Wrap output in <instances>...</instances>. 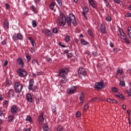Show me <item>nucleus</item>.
Masks as SVG:
<instances>
[{
  "instance_id": "1",
  "label": "nucleus",
  "mask_w": 131,
  "mask_h": 131,
  "mask_svg": "<svg viewBox=\"0 0 131 131\" xmlns=\"http://www.w3.org/2000/svg\"><path fill=\"white\" fill-rule=\"evenodd\" d=\"M66 22L68 26H70L71 23H72L73 26H76V25H77L76 20L75 19V16H74L73 13L70 14V17H68L66 18Z\"/></svg>"
},
{
  "instance_id": "2",
  "label": "nucleus",
  "mask_w": 131,
  "mask_h": 131,
  "mask_svg": "<svg viewBox=\"0 0 131 131\" xmlns=\"http://www.w3.org/2000/svg\"><path fill=\"white\" fill-rule=\"evenodd\" d=\"M57 24L59 26H64L66 24V17L63 13H60L59 16L58 17Z\"/></svg>"
},
{
  "instance_id": "3",
  "label": "nucleus",
  "mask_w": 131,
  "mask_h": 131,
  "mask_svg": "<svg viewBox=\"0 0 131 131\" xmlns=\"http://www.w3.org/2000/svg\"><path fill=\"white\" fill-rule=\"evenodd\" d=\"M16 72L19 77H26L28 75L27 71L25 69H19Z\"/></svg>"
},
{
  "instance_id": "4",
  "label": "nucleus",
  "mask_w": 131,
  "mask_h": 131,
  "mask_svg": "<svg viewBox=\"0 0 131 131\" xmlns=\"http://www.w3.org/2000/svg\"><path fill=\"white\" fill-rule=\"evenodd\" d=\"M23 89V85L19 82H16L14 84V89L16 93H21Z\"/></svg>"
},
{
  "instance_id": "5",
  "label": "nucleus",
  "mask_w": 131,
  "mask_h": 131,
  "mask_svg": "<svg viewBox=\"0 0 131 131\" xmlns=\"http://www.w3.org/2000/svg\"><path fill=\"white\" fill-rule=\"evenodd\" d=\"M105 86V83L103 81L95 83V87L97 91H101Z\"/></svg>"
},
{
  "instance_id": "6",
  "label": "nucleus",
  "mask_w": 131,
  "mask_h": 131,
  "mask_svg": "<svg viewBox=\"0 0 131 131\" xmlns=\"http://www.w3.org/2000/svg\"><path fill=\"white\" fill-rule=\"evenodd\" d=\"M68 71L69 70L66 68L60 70L58 73V76H59V77H65V76L68 73Z\"/></svg>"
},
{
  "instance_id": "7",
  "label": "nucleus",
  "mask_w": 131,
  "mask_h": 131,
  "mask_svg": "<svg viewBox=\"0 0 131 131\" xmlns=\"http://www.w3.org/2000/svg\"><path fill=\"white\" fill-rule=\"evenodd\" d=\"M12 39L13 40H17V39H19V40H22L23 39V35H22V34L19 33L17 34H14Z\"/></svg>"
},
{
  "instance_id": "8",
  "label": "nucleus",
  "mask_w": 131,
  "mask_h": 131,
  "mask_svg": "<svg viewBox=\"0 0 131 131\" xmlns=\"http://www.w3.org/2000/svg\"><path fill=\"white\" fill-rule=\"evenodd\" d=\"M78 75L80 76H83L86 75V72L84 68H80L78 71Z\"/></svg>"
},
{
  "instance_id": "9",
  "label": "nucleus",
  "mask_w": 131,
  "mask_h": 131,
  "mask_svg": "<svg viewBox=\"0 0 131 131\" xmlns=\"http://www.w3.org/2000/svg\"><path fill=\"white\" fill-rule=\"evenodd\" d=\"M38 121H39V124H41V125H42V124L43 123V121H45V118L43 117V113L41 112L40 113V115L38 117Z\"/></svg>"
},
{
  "instance_id": "10",
  "label": "nucleus",
  "mask_w": 131,
  "mask_h": 131,
  "mask_svg": "<svg viewBox=\"0 0 131 131\" xmlns=\"http://www.w3.org/2000/svg\"><path fill=\"white\" fill-rule=\"evenodd\" d=\"M16 62L19 65V66H20V67L23 68L24 67V61L21 57H19L17 59Z\"/></svg>"
},
{
  "instance_id": "11",
  "label": "nucleus",
  "mask_w": 131,
  "mask_h": 131,
  "mask_svg": "<svg viewBox=\"0 0 131 131\" xmlns=\"http://www.w3.org/2000/svg\"><path fill=\"white\" fill-rule=\"evenodd\" d=\"M11 112L13 114H16L18 112V107L15 105H12L11 107Z\"/></svg>"
},
{
  "instance_id": "12",
  "label": "nucleus",
  "mask_w": 131,
  "mask_h": 131,
  "mask_svg": "<svg viewBox=\"0 0 131 131\" xmlns=\"http://www.w3.org/2000/svg\"><path fill=\"white\" fill-rule=\"evenodd\" d=\"M76 91V86H73L72 88L68 89L67 93L68 94H70V95L73 94L75 91Z\"/></svg>"
},
{
  "instance_id": "13",
  "label": "nucleus",
  "mask_w": 131,
  "mask_h": 131,
  "mask_svg": "<svg viewBox=\"0 0 131 131\" xmlns=\"http://www.w3.org/2000/svg\"><path fill=\"white\" fill-rule=\"evenodd\" d=\"M119 32L121 38H122V39H125V38L127 37V36H126V34H125L124 32H123L122 29H120Z\"/></svg>"
},
{
  "instance_id": "14",
  "label": "nucleus",
  "mask_w": 131,
  "mask_h": 131,
  "mask_svg": "<svg viewBox=\"0 0 131 131\" xmlns=\"http://www.w3.org/2000/svg\"><path fill=\"white\" fill-rule=\"evenodd\" d=\"M3 27L5 29H9V21H8V19H5V21L3 24Z\"/></svg>"
},
{
  "instance_id": "15",
  "label": "nucleus",
  "mask_w": 131,
  "mask_h": 131,
  "mask_svg": "<svg viewBox=\"0 0 131 131\" xmlns=\"http://www.w3.org/2000/svg\"><path fill=\"white\" fill-rule=\"evenodd\" d=\"M101 33H106V29H105V24L102 23L100 26Z\"/></svg>"
},
{
  "instance_id": "16",
  "label": "nucleus",
  "mask_w": 131,
  "mask_h": 131,
  "mask_svg": "<svg viewBox=\"0 0 131 131\" xmlns=\"http://www.w3.org/2000/svg\"><path fill=\"white\" fill-rule=\"evenodd\" d=\"M42 33L45 34V35H47V36H52V33H51V31H50V30H42Z\"/></svg>"
},
{
  "instance_id": "17",
  "label": "nucleus",
  "mask_w": 131,
  "mask_h": 131,
  "mask_svg": "<svg viewBox=\"0 0 131 131\" xmlns=\"http://www.w3.org/2000/svg\"><path fill=\"white\" fill-rule=\"evenodd\" d=\"M27 100L28 102L30 103H32L33 99H32V96H31V94L30 93H28L26 96Z\"/></svg>"
},
{
  "instance_id": "18",
  "label": "nucleus",
  "mask_w": 131,
  "mask_h": 131,
  "mask_svg": "<svg viewBox=\"0 0 131 131\" xmlns=\"http://www.w3.org/2000/svg\"><path fill=\"white\" fill-rule=\"evenodd\" d=\"M30 10L31 11H33V13H34L35 14H37V13H38V10L37 9V8H35V6L32 5L30 7Z\"/></svg>"
},
{
  "instance_id": "19",
  "label": "nucleus",
  "mask_w": 131,
  "mask_h": 131,
  "mask_svg": "<svg viewBox=\"0 0 131 131\" xmlns=\"http://www.w3.org/2000/svg\"><path fill=\"white\" fill-rule=\"evenodd\" d=\"M106 102H108V103H111V104H114L117 103V100L113 98H107Z\"/></svg>"
},
{
  "instance_id": "20",
  "label": "nucleus",
  "mask_w": 131,
  "mask_h": 131,
  "mask_svg": "<svg viewBox=\"0 0 131 131\" xmlns=\"http://www.w3.org/2000/svg\"><path fill=\"white\" fill-rule=\"evenodd\" d=\"M37 88V87L36 86H28V89L29 91H32V92H33V93H35V90H36V89Z\"/></svg>"
},
{
  "instance_id": "21",
  "label": "nucleus",
  "mask_w": 131,
  "mask_h": 131,
  "mask_svg": "<svg viewBox=\"0 0 131 131\" xmlns=\"http://www.w3.org/2000/svg\"><path fill=\"white\" fill-rule=\"evenodd\" d=\"M14 95H15V93H14V90L11 89L9 91V97L10 98H13L14 97Z\"/></svg>"
},
{
  "instance_id": "22",
  "label": "nucleus",
  "mask_w": 131,
  "mask_h": 131,
  "mask_svg": "<svg viewBox=\"0 0 131 131\" xmlns=\"http://www.w3.org/2000/svg\"><path fill=\"white\" fill-rule=\"evenodd\" d=\"M42 128L43 130L48 131V130L50 129V128L49 127V124H48V123L45 124L42 126Z\"/></svg>"
},
{
  "instance_id": "23",
  "label": "nucleus",
  "mask_w": 131,
  "mask_h": 131,
  "mask_svg": "<svg viewBox=\"0 0 131 131\" xmlns=\"http://www.w3.org/2000/svg\"><path fill=\"white\" fill-rule=\"evenodd\" d=\"M51 109H52V111L53 112V113H54V114H57V107H56V106L55 105H52L51 106Z\"/></svg>"
},
{
  "instance_id": "24",
  "label": "nucleus",
  "mask_w": 131,
  "mask_h": 131,
  "mask_svg": "<svg viewBox=\"0 0 131 131\" xmlns=\"http://www.w3.org/2000/svg\"><path fill=\"white\" fill-rule=\"evenodd\" d=\"M83 98H84V96L83 95V93H81L80 97H79V100L80 101V103L82 104L83 103Z\"/></svg>"
},
{
  "instance_id": "25",
  "label": "nucleus",
  "mask_w": 131,
  "mask_h": 131,
  "mask_svg": "<svg viewBox=\"0 0 131 131\" xmlns=\"http://www.w3.org/2000/svg\"><path fill=\"white\" fill-rule=\"evenodd\" d=\"M122 69H120L117 70L116 74L117 75H121L123 72Z\"/></svg>"
},
{
  "instance_id": "26",
  "label": "nucleus",
  "mask_w": 131,
  "mask_h": 131,
  "mask_svg": "<svg viewBox=\"0 0 131 131\" xmlns=\"http://www.w3.org/2000/svg\"><path fill=\"white\" fill-rule=\"evenodd\" d=\"M32 65H35V64H37L38 66H39V62H38V61L36 59L32 60Z\"/></svg>"
},
{
  "instance_id": "27",
  "label": "nucleus",
  "mask_w": 131,
  "mask_h": 131,
  "mask_svg": "<svg viewBox=\"0 0 131 131\" xmlns=\"http://www.w3.org/2000/svg\"><path fill=\"white\" fill-rule=\"evenodd\" d=\"M116 97H118L123 101L124 100V96L121 94H118L116 95Z\"/></svg>"
},
{
  "instance_id": "28",
  "label": "nucleus",
  "mask_w": 131,
  "mask_h": 131,
  "mask_svg": "<svg viewBox=\"0 0 131 131\" xmlns=\"http://www.w3.org/2000/svg\"><path fill=\"white\" fill-rule=\"evenodd\" d=\"M81 43L83 45V46H86V45H89V42L86 41L85 40H84V39H82L81 40Z\"/></svg>"
},
{
  "instance_id": "29",
  "label": "nucleus",
  "mask_w": 131,
  "mask_h": 131,
  "mask_svg": "<svg viewBox=\"0 0 131 131\" xmlns=\"http://www.w3.org/2000/svg\"><path fill=\"white\" fill-rule=\"evenodd\" d=\"M25 56L26 57V58L27 59V61L30 62V61L31 60V57L30 56L29 54H28V53H26Z\"/></svg>"
},
{
  "instance_id": "30",
  "label": "nucleus",
  "mask_w": 131,
  "mask_h": 131,
  "mask_svg": "<svg viewBox=\"0 0 131 131\" xmlns=\"http://www.w3.org/2000/svg\"><path fill=\"white\" fill-rule=\"evenodd\" d=\"M34 83V80L31 79L29 80V84L28 86H33V84Z\"/></svg>"
},
{
  "instance_id": "31",
  "label": "nucleus",
  "mask_w": 131,
  "mask_h": 131,
  "mask_svg": "<svg viewBox=\"0 0 131 131\" xmlns=\"http://www.w3.org/2000/svg\"><path fill=\"white\" fill-rule=\"evenodd\" d=\"M68 79L65 77H63L61 80V83H66L67 82Z\"/></svg>"
},
{
  "instance_id": "32",
  "label": "nucleus",
  "mask_w": 131,
  "mask_h": 131,
  "mask_svg": "<svg viewBox=\"0 0 131 131\" xmlns=\"http://www.w3.org/2000/svg\"><path fill=\"white\" fill-rule=\"evenodd\" d=\"M127 33L129 37L131 38V27H128L127 28Z\"/></svg>"
},
{
  "instance_id": "33",
  "label": "nucleus",
  "mask_w": 131,
  "mask_h": 131,
  "mask_svg": "<svg viewBox=\"0 0 131 131\" xmlns=\"http://www.w3.org/2000/svg\"><path fill=\"white\" fill-rule=\"evenodd\" d=\"M32 24L33 27L34 28H35L37 26V24L36 23V21H35V20H33L32 22Z\"/></svg>"
},
{
  "instance_id": "34",
  "label": "nucleus",
  "mask_w": 131,
  "mask_h": 131,
  "mask_svg": "<svg viewBox=\"0 0 131 131\" xmlns=\"http://www.w3.org/2000/svg\"><path fill=\"white\" fill-rule=\"evenodd\" d=\"M90 4L94 9H96V8H97V5H96L94 1L91 2Z\"/></svg>"
},
{
  "instance_id": "35",
  "label": "nucleus",
  "mask_w": 131,
  "mask_h": 131,
  "mask_svg": "<svg viewBox=\"0 0 131 131\" xmlns=\"http://www.w3.org/2000/svg\"><path fill=\"white\" fill-rule=\"evenodd\" d=\"M65 40L66 42H69L70 41V36L68 35H66Z\"/></svg>"
},
{
  "instance_id": "36",
  "label": "nucleus",
  "mask_w": 131,
  "mask_h": 131,
  "mask_svg": "<svg viewBox=\"0 0 131 131\" xmlns=\"http://www.w3.org/2000/svg\"><path fill=\"white\" fill-rule=\"evenodd\" d=\"M26 121H29L30 122H31L32 121V118H31V117L30 116H27L26 118Z\"/></svg>"
},
{
  "instance_id": "37",
  "label": "nucleus",
  "mask_w": 131,
  "mask_h": 131,
  "mask_svg": "<svg viewBox=\"0 0 131 131\" xmlns=\"http://www.w3.org/2000/svg\"><path fill=\"white\" fill-rule=\"evenodd\" d=\"M87 32L89 34V35L91 37H93V31H92V30L91 29H88L87 31Z\"/></svg>"
},
{
  "instance_id": "38",
  "label": "nucleus",
  "mask_w": 131,
  "mask_h": 131,
  "mask_svg": "<svg viewBox=\"0 0 131 131\" xmlns=\"http://www.w3.org/2000/svg\"><path fill=\"white\" fill-rule=\"evenodd\" d=\"M55 7V3L53 2L52 3H51L50 5V9H51V10H54V8Z\"/></svg>"
},
{
  "instance_id": "39",
  "label": "nucleus",
  "mask_w": 131,
  "mask_h": 131,
  "mask_svg": "<svg viewBox=\"0 0 131 131\" xmlns=\"http://www.w3.org/2000/svg\"><path fill=\"white\" fill-rule=\"evenodd\" d=\"M123 40H124L126 43H127L128 45H129V43H130V41L129 40V39H128L127 37Z\"/></svg>"
},
{
  "instance_id": "40",
  "label": "nucleus",
  "mask_w": 131,
  "mask_h": 131,
  "mask_svg": "<svg viewBox=\"0 0 131 131\" xmlns=\"http://www.w3.org/2000/svg\"><path fill=\"white\" fill-rule=\"evenodd\" d=\"M97 100H98V97L93 98L89 100V102H95V101H97Z\"/></svg>"
},
{
  "instance_id": "41",
  "label": "nucleus",
  "mask_w": 131,
  "mask_h": 131,
  "mask_svg": "<svg viewBox=\"0 0 131 131\" xmlns=\"http://www.w3.org/2000/svg\"><path fill=\"white\" fill-rule=\"evenodd\" d=\"M14 119V116H8V121H12Z\"/></svg>"
},
{
  "instance_id": "42",
  "label": "nucleus",
  "mask_w": 131,
  "mask_h": 131,
  "mask_svg": "<svg viewBox=\"0 0 131 131\" xmlns=\"http://www.w3.org/2000/svg\"><path fill=\"white\" fill-rule=\"evenodd\" d=\"M112 91L114 93H116L118 91V89H117L116 87H113L112 88Z\"/></svg>"
},
{
  "instance_id": "43",
  "label": "nucleus",
  "mask_w": 131,
  "mask_h": 131,
  "mask_svg": "<svg viewBox=\"0 0 131 131\" xmlns=\"http://www.w3.org/2000/svg\"><path fill=\"white\" fill-rule=\"evenodd\" d=\"M12 85V82L10 80H8L6 82V85L7 86H10V85Z\"/></svg>"
},
{
  "instance_id": "44",
  "label": "nucleus",
  "mask_w": 131,
  "mask_h": 131,
  "mask_svg": "<svg viewBox=\"0 0 131 131\" xmlns=\"http://www.w3.org/2000/svg\"><path fill=\"white\" fill-rule=\"evenodd\" d=\"M83 12L85 13H88L89 12V8H88L87 7H85L83 9Z\"/></svg>"
},
{
  "instance_id": "45",
  "label": "nucleus",
  "mask_w": 131,
  "mask_h": 131,
  "mask_svg": "<svg viewBox=\"0 0 131 131\" xmlns=\"http://www.w3.org/2000/svg\"><path fill=\"white\" fill-rule=\"evenodd\" d=\"M53 32L55 34L58 33V29H57V28H54L53 29Z\"/></svg>"
},
{
  "instance_id": "46",
  "label": "nucleus",
  "mask_w": 131,
  "mask_h": 131,
  "mask_svg": "<svg viewBox=\"0 0 131 131\" xmlns=\"http://www.w3.org/2000/svg\"><path fill=\"white\" fill-rule=\"evenodd\" d=\"M89 104H86V105H85L84 106L83 110H84V111H85V110H87V109L89 108Z\"/></svg>"
},
{
  "instance_id": "47",
  "label": "nucleus",
  "mask_w": 131,
  "mask_h": 131,
  "mask_svg": "<svg viewBox=\"0 0 131 131\" xmlns=\"http://www.w3.org/2000/svg\"><path fill=\"white\" fill-rule=\"evenodd\" d=\"M120 85H121L122 86H125V83L124 82V81H120Z\"/></svg>"
},
{
  "instance_id": "48",
  "label": "nucleus",
  "mask_w": 131,
  "mask_h": 131,
  "mask_svg": "<svg viewBox=\"0 0 131 131\" xmlns=\"http://www.w3.org/2000/svg\"><path fill=\"white\" fill-rule=\"evenodd\" d=\"M57 131H64V129L62 127L59 126L57 128Z\"/></svg>"
},
{
  "instance_id": "49",
  "label": "nucleus",
  "mask_w": 131,
  "mask_h": 131,
  "mask_svg": "<svg viewBox=\"0 0 131 131\" xmlns=\"http://www.w3.org/2000/svg\"><path fill=\"white\" fill-rule=\"evenodd\" d=\"M81 116V114L80 112H77L76 113V117H80Z\"/></svg>"
},
{
  "instance_id": "50",
  "label": "nucleus",
  "mask_w": 131,
  "mask_h": 131,
  "mask_svg": "<svg viewBox=\"0 0 131 131\" xmlns=\"http://www.w3.org/2000/svg\"><path fill=\"white\" fill-rule=\"evenodd\" d=\"M106 20L110 22L111 21V17L110 16H108L107 17H106Z\"/></svg>"
},
{
  "instance_id": "51",
  "label": "nucleus",
  "mask_w": 131,
  "mask_h": 131,
  "mask_svg": "<svg viewBox=\"0 0 131 131\" xmlns=\"http://www.w3.org/2000/svg\"><path fill=\"white\" fill-rule=\"evenodd\" d=\"M67 56L68 58H72V53H67Z\"/></svg>"
},
{
  "instance_id": "52",
  "label": "nucleus",
  "mask_w": 131,
  "mask_h": 131,
  "mask_svg": "<svg viewBox=\"0 0 131 131\" xmlns=\"http://www.w3.org/2000/svg\"><path fill=\"white\" fill-rule=\"evenodd\" d=\"M5 6H6V10H9V9H10V5L8 4L7 3L5 4Z\"/></svg>"
},
{
  "instance_id": "53",
  "label": "nucleus",
  "mask_w": 131,
  "mask_h": 131,
  "mask_svg": "<svg viewBox=\"0 0 131 131\" xmlns=\"http://www.w3.org/2000/svg\"><path fill=\"white\" fill-rule=\"evenodd\" d=\"M104 3L106 4V7H107L108 8H109V7H110V4H109V2H108V1H105Z\"/></svg>"
},
{
  "instance_id": "54",
  "label": "nucleus",
  "mask_w": 131,
  "mask_h": 131,
  "mask_svg": "<svg viewBox=\"0 0 131 131\" xmlns=\"http://www.w3.org/2000/svg\"><path fill=\"white\" fill-rule=\"evenodd\" d=\"M58 5H59L60 6H62V0H56Z\"/></svg>"
},
{
  "instance_id": "55",
  "label": "nucleus",
  "mask_w": 131,
  "mask_h": 131,
  "mask_svg": "<svg viewBox=\"0 0 131 131\" xmlns=\"http://www.w3.org/2000/svg\"><path fill=\"white\" fill-rule=\"evenodd\" d=\"M59 46H60V47H61V48H66V46L63 45L62 42H59Z\"/></svg>"
},
{
  "instance_id": "56",
  "label": "nucleus",
  "mask_w": 131,
  "mask_h": 131,
  "mask_svg": "<svg viewBox=\"0 0 131 131\" xmlns=\"http://www.w3.org/2000/svg\"><path fill=\"white\" fill-rule=\"evenodd\" d=\"M125 17H131V13H127L125 14Z\"/></svg>"
},
{
  "instance_id": "57",
  "label": "nucleus",
  "mask_w": 131,
  "mask_h": 131,
  "mask_svg": "<svg viewBox=\"0 0 131 131\" xmlns=\"http://www.w3.org/2000/svg\"><path fill=\"white\" fill-rule=\"evenodd\" d=\"M42 74V72H41V71L38 72L37 73V76H39V75H41Z\"/></svg>"
},
{
  "instance_id": "58",
  "label": "nucleus",
  "mask_w": 131,
  "mask_h": 131,
  "mask_svg": "<svg viewBox=\"0 0 131 131\" xmlns=\"http://www.w3.org/2000/svg\"><path fill=\"white\" fill-rule=\"evenodd\" d=\"M2 46H5L6 45V40H4L2 42Z\"/></svg>"
},
{
  "instance_id": "59",
  "label": "nucleus",
  "mask_w": 131,
  "mask_h": 131,
  "mask_svg": "<svg viewBox=\"0 0 131 131\" xmlns=\"http://www.w3.org/2000/svg\"><path fill=\"white\" fill-rule=\"evenodd\" d=\"M29 39L30 41V42H32V41H34V40L33 39V38L31 37H29Z\"/></svg>"
},
{
  "instance_id": "60",
  "label": "nucleus",
  "mask_w": 131,
  "mask_h": 131,
  "mask_svg": "<svg viewBox=\"0 0 131 131\" xmlns=\"http://www.w3.org/2000/svg\"><path fill=\"white\" fill-rule=\"evenodd\" d=\"M127 113L128 116H129L130 115V110H127Z\"/></svg>"
},
{
  "instance_id": "61",
  "label": "nucleus",
  "mask_w": 131,
  "mask_h": 131,
  "mask_svg": "<svg viewBox=\"0 0 131 131\" xmlns=\"http://www.w3.org/2000/svg\"><path fill=\"white\" fill-rule=\"evenodd\" d=\"M92 55H93V56H94V57H96L97 54V53H96V52L93 51L92 52Z\"/></svg>"
},
{
  "instance_id": "62",
  "label": "nucleus",
  "mask_w": 131,
  "mask_h": 131,
  "mask_svg": "<svg viewBox=\"0 0 131 131\" xmlns=\"http://www.w3.org/2000/svg\"><path fill=\"white\" fill-rule=\"evenodd\" d=\"M9 63V61H8L7 60L4 62V66H7Z\"/></svg>"
},
{
  "instance_id": "63",
  "label": "nucleus",
  "mask_w": 131,
  "mask_h": 131,
  "mask_svg": "<svg viewBox=\"0 0 131 131\" xmlns=\"http://www.w3.org/2000/svg\"><path fill=\"white\" fill-rule=\"evenodd\" d=\"M114 2L116 3V4H120V0H114Z\"/></svg>"
},
{
  "instance_id": "64",
  "label": "nucleus",
  "mask_w": 131,
  "mask_h": 131,
  "mask_svg": "<svg viewBox=\"0 0 131 131\" xmlns=\"http://www.w3.org/2000/svg\"><path fill=\"white\" fill-rule=\"evenodd\" d=\"M127 119L129 123V125H130V118H129V117H128Z\"/></svg>"
}]
</instances>
